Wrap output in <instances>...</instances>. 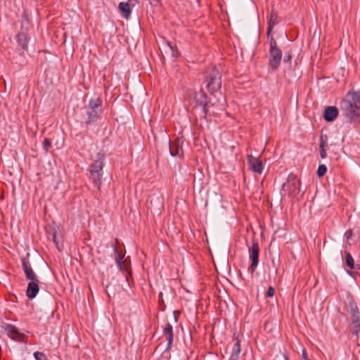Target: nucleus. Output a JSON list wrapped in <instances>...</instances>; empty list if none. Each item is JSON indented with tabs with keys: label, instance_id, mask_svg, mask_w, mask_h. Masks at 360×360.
<instances>
[{
	"label": "nucleus",
	"instance_id": "f257e3e1",
	"mask_svg": "<svg viewBox=\"0 0 360 360\" xmlns=\"http://www.w3.org/2000/svg\"><path fill=\"white\" fill-rule=\"evenodd\" d=\"M343 116L350 122L360 120V91H350L346 94L340 103Z\"/></svg>",
	"mask_w": 360,
	"mask_h": 360
},
{
	"label": "nucleus",
	"instance_id": "f03ea898",
	"mask_svg": "<svg viewBox=\"0 0 360 360\" xmlns=\"http://www.w3.org/2000/svg\"><path fill=\"white\" fill-rule=\"evenodd\" d=\"M207 80V89L211 94H214L221 89V75L219 70L216 66L208 68L205 72Z\"/></svg>",
	"mask_w": 360,
	"mask_h": 360
},
{
	"label": "nucleus",
	"instance_id": "7ed1b4c3",
	"mask_svg": "<svg viewBox=\"0 0 360 360\" xmlns=\"http://www.w3.org/2000/svg\"><path fill=\"white\" fill-rule=\"evenodd\" d=\"M282 58V51L278 47L277 42L274 37L269 39V65L272 70L278 69Z\"/></svg>",
	"mask_w": 360,
	"mask_h": 360
},
{
	"label": "nucleus",
	"instance_id": "20e7f679",
	"mask_svg": "<svg viewBox=\"0 0 360 360\" xmlns=\"http://www.w3.org/2000/svg\"><path fill=\"white\" fill-rule=\"evenodd\" d=\"M102 112V101L100 98L91 99L87 108V124L94 122Z\"/></svg>",
	"mask_w": 360,
	"mask_h": 360
},
{
	"label": "nucleus",
	"instance_id": "39448f33",
	"mask_svg": "<svg viewBox=\"0 0 360 360\" xmlns=\"http://www.w3.org/2000/svg\"><path fill=\"white\" fill-rule=\"evenodd\" d=\"M300 181L297 177L290 174L288 176L287 181L283 184L282 191L290 196H295L300 193Z\"/></svg>",
	"mask_w": 360,
	"mask_h": 360
},
{
	"label": "nucleus",
	"instance_id": "423d86ee",
	"mask_svg": "<svg viewBox=\"0 0 360 360\" xmlns=\"http://www.w3.org/2000/svg\"><path fill=\"white\" fill-rule=\"evenodd\" d=\"M248 252L249 257L251 260V264L248 267V271L251 274H253L259 263V244L256 240H252V246L249 248Z\"/></svg>",
	"mask_w": 360,
	"mask_h": 360
},
{
	"label": "nucleus",
	"instance_id": "0eeeda50",
	"mask_svg": "<svg viewBox=\"0 0 360 360\" xmlns=\"http://www.w3.org/2000/svg\"><path fill=\"white\" fill-rule=\"evenodd\" d=\"M5 330L8 335L13 340L18 342H24L25 335L24 333L19 331V330L13 325L7 324L5 326Z\"/></svg>",
	"mask_w": 360,
	"mask_h": 360
},
{
	"label": "nucleus",
	"instance_id": "6e6552de",
	"mask_svg": "<svg viewBox=\"0 0 360 360\" xmlns=\"http://www.w3.org/2000/svg\"><path fill=\"white\" fill-rule=\"evenodd\" d=\"M168 144L169 147V152L172 156H178L179 158L183 156V141L181 139H176L172 142L168 141Z\"/></svg>",
	"mask_w": 360,
	"mask_h": 360
},
{
	"label": "nucleus",
	"instance_id": "1a4fd4ad",
	"mask_svg": "<svg viewBox=\"0 0 360 360\" xmlns=\"http://www.w3.org/2000/svg\"><path fill=\"white\" fill-rule=\"evenodd\" d=\"M248 163L252 171L258 174H262L263 171V166L262 161L252 155H248Z\"/></svg>",
	"mask_w": 360,
	"mask_h": 360
},
{
	"label": "nucleus",
	"instance_id": "9d476101",
	"mask_svg": "<svg viewBox=\"0 0 360 360\" xmlns=\"http://www.w3.org/2000/svg\"><path fill=\"white\" fill-rule=\"evenodd\" d=\"M39 281L38 278L30 280L28 283L26 295L29 299L32 300L37 296L39 290Z\"/></svg>",
	"mask_w": 360,
	"mask_h": 360
},
{
	"label": "nucleus",
	"instance_id": "9b49d317",
	"mask_svg": "<svg viewBox=\"0 0 360 360\" xmlns=\"http://www.w3.org/2000/svg\"><path fill=\"white\" fill-rule=\"evenodd\" d=\"M22 266L25 274V277L27 280L30 281L37 278V276L34 272L28 258L23 257L22 259Z\"/></svg>",
	"mask_w": 360,
	"mask_h": 360
},
{
	"label": "nucleus",
	"instance_id": "f8f14e48",
	"mask_svg": "<svg viewBox=\"0 0 360 360\" xmlns=\"http://www.w3.org/2000/svg\"><path fill=\"white\" fill-rule=\"evenodd\" d=\"M105 155L103 153H98L94 160V162L89 167V172H100L103 167V160Z\"/></svg>",
	"mask_w": 360,
	"mask_h": 360
},
{
	"label": "nucleus",
	"instance_id": "ddd939ff",
	"mask_svg": "<svg viewBox=\"0 0 360 360\" xmlns=\"http://www.w3.org/2000/svg\"><path fill=\"white\" fill-rule=\"evenodd\" d=\"M338 112L335 106H328L324 110L323 117L327 122H333L338 116Z\"/></svg>",
	"mask_w": 360,
	"mask_h": 360
},
{
	"label": "nucleus",
	"instance_id": "4468645a",
	"mask_svg": "<svg viewBox=\"0 0 360 360\" xmlns=\"http://www.w3.org/2000/svg\"><path fill=\"white\" fill-rule=\"evenodd\" d=\"M114 252L115 254V260L117 265L120 268L121 271H124L127 268V265L126 264V262L123 260L124 256H120L117 248L116 244L114 246Z\"/></svg>",
	"mask_w": 360,
	"mask_h": 360
},
{
	"label": "nucleus",
	"instance_id": "2eb2a0df",
	"mask_svg": "<svg viewBox=\"0 0 360 360\" xmlns=\"http://www.w3.org/2000/svg\"><path fill=\"white\" fill-rule=\"evenodd\" d=\"M234 341L235 342L233 345L230 360H237L238 359H239V354L240 352V340L238 338H236V339H234Z\"/></svg>",
	"mask_w": 360,
	"mask_h": 360
},
{
	"label": "nucleus",
	"instance_id": "dca6fc26",
	"mask_svg": "<svg viewBox=\"0 0 360 360\" xmlns=\"http://www.w3.org/2000/svg\"><path fill=\"white\" fill-rule=\"evenodd\" d=\"M164 336L167 341L168 347H169L173 341V329L169 323H167L164 328Z\"/></svg>",
	"mask_w": 360,
	"mask_h": 360
},
{
	"label": "nucleus",
	"instance_id": "f3484780",
	"mask_svg": "<svg viewBox=\"0 0 360 360\" xmlns=\"http://www.w3.org/2000/svg\"><path fill=\"white\" fill-rule=\"evenodd\" d=\"M16 39L19 46H21L22 50L27 48L28 37L25 32H20L16 36Z\"/></svg>",
	"mask_w": 360,
	"mask_h": 360
},
{
	"label": "nucleus",
	"instance_id": "a211bd4d",
	"mask_svg": "<svg viewBox=\"0 0 360 360\" xmlns=\"http://www.w3.org/2000/svg\"><path fill=\"white\" fill-rule=\"evenodd\" d=\"M130 4L127 2H120L118 5V8L125 18H128L131 15Z\"/></svg>",
	"mask_w": 360,
	"mask_h": 360
},
{
	"label": "nucleus",
	"instance_id": "6ab92c4d",
	"mask_svg": "<svg viewBox=\"0 0 360 360\" xmlns=\"http://www.w3.org/2000/svg\"><path fill=\"white\" fill-rule=\"evenodd\" d=\"M351 332L356 338L360 337V319H352Z\"/></svg>",
	"mask_w": 360,
	"mask_h": 360
},
{
	"label": "nucleus",
	"instance_id": "aec40b11",
	"mask_svg": "<svg viewBox=\"0 0 360 360\" xmlns=\"http://www.w3.org/2000/svg\"><path fill=\"white\" fill-rule=\"evenodd\" d=\"M345 263L347 266L350 269H354L355 268L354 260L352 255L348 252H345Z\"/></svg>",
	"mask_w": 360,
	"mask_h": 360
},
{
	"label": "nucleus",
	"instance_id": "412c9836",
	"mask_svg": "<svg viewBox=\"0 0 360 360\" xmlns=\"http://www.w3.org/2000/svg\"><path fill=\"white\" fill-rule=\"evenodd\" d=\"M90 179L95 185L99 188L101 185V174L100 172H90Z\"/></svg>",
	"mask_w": 360,
	"mask_h": 360
},
{
	"label": "nucleus",
	"instance_id": "4be33fe9",
	"mask_svg": "<svg viewBox=\"0 0 360 360\" xmlns=\"http://www.w3.org/2000/svg\"><path fill=\"white\" fill-rule=\"evenodd\" d=\"M200 105L202 106V110L205 112V115H207V95L204 92H202V94L200 95Z\"/></svg>",
	"mask_w": 360,
	"mask_h": 360
},
{
	"label": "nucleus",
	"instance_id": "5701e85b",
	"mask_svg": "<svg viewBox=\"0 0 360 360\" xmlns=\"http://www.w3.org/2000/svg\"><path fill=\"white\" fill-rule=\"evenodd\" d=\"M350 312L352 315V319H360L359 311L356 306H351Z\"/></svg>",
	"mask_w": 360,
	"mask_h": 360
},
{
	"label": "nucleus",
	"instance_id": "b1692460",
	"mask_svg": "<svg viewBox=\"0 0 360 360\" xmlns=\"http://www.w3.org/2000/svg\"><path fill=\"white\" fill-rule=\"evenodd\" d=\"M327 172V167L325 165H320L317 169V176L319 177L323 176Z\"/></svg>",
	"mask_w": 360,
	"mask_h": 360
},
{
	"label": "nucleus",
	"instance_id": "393cba45",
	"mask_svg": "<svg viewBox=\"0 0 360 360\" xmlns=\"http://www.w3.org/2000/svg\"><path fill=\"white\" fill-rule=\"evenodd\" d=\"M51 146V141L49 139H45L44 142H43V148L45 150V151L48 152V150H49Z\"/></svg>",
	"mask_w": 360,
	"mask_h": 360
},
{
	"label": "nucleus",
	"instance_id": "a878e982",
	"mask_svg": "<svg viewBox=\"0 0 360 360\" xmlns=\"http://www.w3.org/2000/svg\"><path fill=\"white\" fill-rule=\"evenodd\" d=\"M34 356L35 358V360H42L43 359L46 360L45 354L42 352H36L34 353Z\"/></svg>",
	"mask_w": 360,
	"mask_h": 360
},
{
	"label": "nucleus",
	"instance_id": "bb28decb",
	"mask_svg": "<svg viewBox=\"0 0 360 360\" xmlns=\"http://www.w3.org/2000/svg\"><path fill=\"white\" fill-rule=\"evenodd\" d=\"M276 22L274 20H273V15H271V19L269 20V26H268V35H269L271 30H272V27L276 25Z\"/></svg>",
	"mask_w": 360,
	"mask_h": 360
},
{
	"label": "nucleus",
	"instance_id": "cd10ccee",
	"mask_svg": "<svg viewBox=\"0 0 360 360\" xmlns=\"http://www.w3.org/2000/svg\"><path fill=\"white\" fill-rule=\"evenodd\" d=\"M275 290L272 286H269L266 293V297H271L274 295Z\"/></svg>",
	"mask_w": 360,
	"mask_h": 360
},
{
	"label": "nucleus",
	"instance_id": "c85d7f7f",
	"mask_svg": "<svg viewBox=\"0 0 360 360\" xmlns=\"http://www.w3.org/2000/svg\"><path fill=\"white\" fill-rule=\"evenodd\" d=\"M51 239L53 241V243H55L56 246L57 247V248L58 250H60L59 248V245H58V239H57V236H56V232H53L51 234Z\"/></svg>",
	"mask_w": 360,
	"mask_h": 360
},
{
	"label": "nucleus",
	"instance_id": "c756f323",
	"mask_svg": "<svg viewBox=\"0 0 360 360\" xmlns=\"http://www.w3.org/2000/svg\"><path fill=\"white\" fill-rule=\"evenodd\" d=\"M163 295H162V292H160L159 294V304H160V306L162 308V310H164L165 307V303H164V300H163Z\"/></svg>",
	"mask_w": 360,
	"mask_h": 360
},
{
	"label": "nucleus",
	"instance_id": "7c9ffc66",
	"mask_svg": "<svg viewBox=\"0 0 360 360\" xmlns=\"http://www.w3.org/2000/svg\"><path fill=\"white\" fill-rule=\"evenodd\" d=\"M327 146V142L326 140H324L323 139V136H321L320 139V149L325 148V147Z\"/></svg>",
	"mask_w": 360,
	"mask_h": 360
},
{
	"label": "nucleus",
	"instance_id": "2f4dec72",
	"mask_svg": "<svg viewBox=\"0 0 360 360\" xmlns=\"http://www.w3.org/2000/svg\"><path fill=\"white\" fill-rule=\"evenodd\" d=\"M352 235H353V232L351 229L346 231V232L345 233V237L347 240H349L352 237Z\"/></svg>",
	"mask_w": 360,
	"mask_h": 360
},
{
	"label": "nucleus",
	"instance_id": "473e14b6",
	"mask_svg": "<svg viewBox=\"0 0 360 360\" xmlns=\"http://www.w3.org/2000/svg\"><path fill=\"white\" fill-rule=\"evenodd\" d=\"M320 155H321V158L322 159L326 158V150L325 148L321 149V150H320Z\"/></svg>",
	"mask_w": 360,
	"mask_h": 360
},
{
	"label": "nucleus",
	"instance_id": "72a5a7b5",
	"mask_svg": "<svg viewBox=\"0 0 360 360\" xmlns=\"http://www.w3.org/2000/svg\"><path fill=\"white\" fill-rule=\"evenodd\" d=\"M150 4L154 6H156L160 2V0H149Z\"/></svg>",
	"mask_w": 360,
	"mask_h": 360
},
{
	"label": "nucleus",
	"instance_id": "f704fd0d",
	"mask_svg": "<svg viewBox=\"0 0 360 360\" xmlns=\"http://www.w3.org/2000/svg\"><path fill=\"white\" fill-rule=\"evenodd\" d=\"M170 47H171V49L172 50V52H173L172 55L174 56H178V51H177L176 49L175 48V50H174V49L172 46H170Z\"/></svg>",
	"mask_w": 360,
	"mask_h": 360
},
{
	"label": "nucleus",
	"instance_id": "c9c22d12",
	"mask_svg": "<svg viewBox=\"0 0 360 360\" xmlns=\"http://www.w3.org/2000/svg\"><path fill=\"white\" fill-rule=\"evenodd\" d=\"M138 2V0H128L127 3H129V4L132 6L135 5Z\"/></svg>",
	"mask_w": 360,
	"mask_h": 360
},
{
	"label": "nucleus",
	"instance_id": "e433bc0d",
	"mask_svg": "<svg viewBox=\"0 0 360 360\" xmlns=\"http://www.w3.org/2000/svg\"><path fill=\"white\" fill-rule=\"evenodd\" d=\"M302 358L304 360H308L307 359V352L304 349L302 350Z\"/></svg>",
	"mask_w": 360,
	"mask_h": 360
},
{
	"label": "nucleus",
	"instance_id": "4c0bfd02",
	"mask_svg": "<svg viewBox=\"0 0 360 360\" xmlns=\"http://www.w3.org/2000/svg\"><path fill=\"white\" fill-rule=\"evenodd\" d=\"M290 58H291V56H289L287 58V59H285V58L284 60H285V61H288V60H290Z\"/></svg>",
	"mask_w": 360,
	"mask_h": 360
}]
</instances>
